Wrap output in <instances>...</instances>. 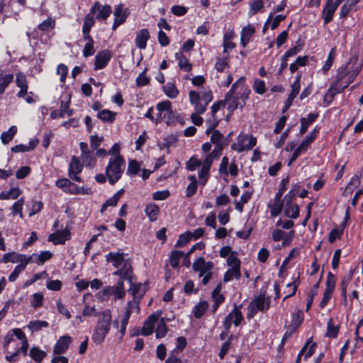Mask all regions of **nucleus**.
I'll return each instance as SVG.
<instances>
[{
    "mask_svg": "<svg viewBox=\"0 0 363 363\" xmlns=\"http://www.w3.org/2000/svg\"><path fill=\"white\" fill-rule=\"evenodd\" d=\"M358 56L354 55L349 60L337 69L335 79L347 86L351 84L360 73L362 64L358 62Z\"/></svg>",
    "mask_w": 363,
    "mask_h": 363,
    "instance_id": "f257e3e1",
    "label": "nucleus"
},
{
    "mask_svg": "<svg viewBox=\"0 0 363 363\" xmlns=\"http://www.w3.org/2000/svg\"><path fill=\"white\" fill-rule=\"evenodd\" d=\"M111 315L109 311H104L99 315L96 325L92 334V339L96 344L101 343L111 328Z\"/></svg>",
    "mask_w": 363,
    "mask_h": 363,
    "instance_id": "f03ea898",
    "label": "nucleus"
},
{
    "mask_svg": "<svg viewBox=\"0 0 363 363\" xmlns=\"http://www.w3.org/2000/svg\"><path fill=\"white\" fill-rule=\"evenodd\" d=\"M125 166L124 159H110L106 169V175L110 184L113 185L121 178Z\"/></svg>",
    "mask_w": 363,
    "mask_h": 363,
    "instance_id": "7ed1b4c3",
    "label": "nucleus"
},
{
    "mask_svg": "<svg viewBox=\"0 0 363 363\" xmlns=\"http://www.w3.org/2000/svg\"><path fill=\"white\" fill-rule=\"evenodd\" d=\"M319 131L320 128L317 126L315 127L310 133V134L301 142L299 145L294 150V152L292 153L288 163L289 166L291 165L292 163L298 159L302 152H305L308 149L310 145L316 139Z\"/></svg>",
    "mask_w": 363,
    "mask_h": 363,
    "instance_id": "20e7f679",
    "label": "nucleus"
},
{
    "mask_svg": "<svg viewBox=\"0 0 363 363\" xmlns=\"http://www.w3.org/2000/svg\"><path fill=\"white\" fill-rule=\"evenodd\" d=\"M257 145V138L252 135L240 134L238 143L231 145V149L238 152L245 150H251Z\"/></svg>",
    "mask_w": 363,
    "mask_h": 363,
    "instance_id": "39448f33",
    "label": "nucleus"
},
{
    "mask_svg": "<svg viewBox=\"0 0 363 363\" xmlns=\"http://www.w3.org/2000/svg\"><path fill=\"white\" fill-rule=\"evenodd\" d=\"M242 307V304H234L233 309L228 313L223 322V325L225 330L230 331L233 323L235 327L239 326L244 320V316L240 311Z\"/></svg>",
    "mask_w": 363,
    "mask_h": 363,
    "instance_id": "423d86ee",
    "label": "nucleus"
},
{
    "mask_svg": "<svg viewBox=\"0 0 363 363\" xmlns=\"http://www.w3.org/2000/svg\"><path fill=\"white\" fill-rule=\"evenodd\" d=\"M112 13V8L110 5H102L99 1H95L92 5V16L99 22L105 21Z\"/></svg>",
    "mask_w": 363,
    "mask_h": 363,
    "instance_id": "0eeeda50",
    "label": "nucleus"
},
{
    "mask_svg": "<svg viewBox=\"0 0 363 363\" xmlns=\"http://www.w3.org/2000/svg\"><path fill=\"white\" fill-rule=\"evenodd\" d=\"M250 303H252L257 311L265 312L270 308L271 299L270 297L266 296L265 292H260L252 300Z\"/></svg>",
    "mask_w": 363,
    "mask_h": 363,
    "instance_id": "6e6552de",
    "label": "nucleus"
},
{
    "mask_svg": "<svg viewBox=\"0 0 363 363\" xmlns=\"http://www.w3.org/2000/svg\"><path fill=\"white\" fill-rule=\"evenodd\" d=\"M213 263L211 261L206 262L203 257H198L192 264V269L199 273V277H202L208 271L212 270Z\"/></svg>",
    "mask_w": 363,
    "mask_h": 363,
    "instance_id": "1a4fd4ad",
    "label": "nucleus"
},
{
    "mask_svg": "<svg viewBox=\"0 0 363 363\" xmlns=\"http://www.w3.org/2000/svg\"><path fill=\"white\" fill-rule=\"evenodd\" d=\"M112 52L109 50L99 51L95 56L94 70L105 68L112 57Z\"/></svg>",
    "mask_w": 363,
    "mask_h": 363,
    "instance_id": "9d476101",
    "label": "nucleus"
},
{
    "mask_svg": "<svg viewBox=\"0 0 363 363\" xmlns=\"http://www.w3.org/2000/svg\"><path fill=\"white\" fill-rule=\"evenodd\" d=\"M282 196L283 194L277 192L273 201L268 203L267 207L270 210L272 217H277L281 213L284 208V202L285 201L284 199H281Z\"/></svg>",
    "mask_w": 363,
    "mask_h": 363,
    "instance_id": "9b49d317",
    "label": "nucleus"
},
{
    "mask_svg": "<svg viewBox=\"0 0 363 363\" xmlns=\"http://www.w3.org/2000/svg\"><path fill=\"white\" fill-rule=\"evenodd\" d=\"M2 263H20L27 265L29 263V258L25 255L18 254L15 252L6 253L1 259Z\"/></svg>",
    "mask_w": 363,
    "mask_h": 363,
    "instance_id": "f8f14e48",
    "label": "nucleus"
},
{
    "mask_svg": "<svg viewBox=\"0 0 363 363\" xmlns=\"http://www.w3.org/2000/svg\"><path fill=\"white\" fill-rule=\"evenodd\" d=\"M113 274L118 276L120 279L128 281L129 284L133 280H136V277L133 274V267L131 266L128 267L127 263H124L121 268L113 272Z\"/></svg>",
    "mask_w": 363,
    "mask_h": 363,
    "instance_id": "ddd939ff",
    "label": "nucleus"
},
{
    "mask_svg": "<svg viewBox=\"0 0 363 363\" xmlns=\"http://www.w3.org/2000/svg\"><path fill=\"white\" fill-rule=\"evenodd\" d=\"M83 165L80 162L79 157L76 156H73L71 160V162L69 163V176L72 179L79 182L80 177L77 176L79 173L82 170Z\"/></svg>",
    "mask_w": 363,
    "mask_h": 363,
    "instance_id": "4468645a",
    "label": "nucleus"
},
{
    "mask_svg": "<svg viewBox=\"0 0 363 363\" xmlns=\"http://www.w3.org/2000/svg\"><path fill=\"white\" fill-rule=\"evenodd\" d=\"M338 6H339L335 3H334V5L325 4L323 6L321 12V17L323 19V24L325 26L328 25L333 21L334 14Z\"/></svg>",
    "mask_w": 363,
    "mask_h": 363,
    "instance_id": "2eb2a0df",
    "label": "nucleus"
},
{
    "mask_svg": "<svg viewBox=\"0 0 363 363\" xmlns=\"http://www.w3.org/2000/svg\"><path fill=\"white\" fill-rule=\"evenodd\" d=\"M303 321V313L302 311L292 313L291 323L287 327L289 334L292 335L301 326Z\"/></svg>",
    "mask_w": 363,
    "mask_h": 363,
    "instance_id": "dca6fc26",
    "label": "nucleus"
},
{
    "mask_svg": "<svg viewBox=\"0 0 363 363\" xmlns=\"http://www.w3.org/2000/svg\"><path fill=\"white\" fill-rule=\"evenodd\" d=\"M70 238L69 230L65 229L61 231L52 233L48 237V240L52 242L55 245L64 244L65 242Z\"/></svg>",
    "mask_w": 363,
    "mask_h": 363,
    "instance_id": "f3484780",
    "label": "nucleus"
},
{
    "mask_svg": "<svg viewBox=\"0 0 363 363\" xmlns=\"http://www.w3.org/2000/svg\"><path fill=\"white\" fill-rule=\"evenodd\" d=\"M150 32L147 28H143L136 33L135 45L142 50H145L147 47V42L150 39Z\"/></svg>",
    "mask_w": 363,
    "mask_h": 363,
    "instance_id": "a211bd4d",
    "label": "nucleus"
},
{
    "mask_svg": "<svg viewBox=\"0 0 363 363\" xmlns=\"http://www.w3.org/2000/svg\"><path fill=\"white\" fill-rule=\"evenodd\" d=\"M106 261L112 263L113 266L116 268L122 267L127 261L124 258V254L120 252H110L106 255Z\"/></svg>",
    "mask_w": 363,
    "mask_h": 363,
    "instance_id": "6ab92c4d",
    "label": "nucleus"
},
{
    "mask_svg": "<svg viewBox=\"0 0 363 363\" xmlns=\"http://www.w3.org/2000/svg\"><path fill=\"white\" fill-rule=\"evenodd\" d=\"M255 33V28L252 24L244 26L241 31L240 45L245 48Z\"/></svg>",
    "mask_w": 363,
    "mask_h": 363,
    "instance_id": "aec40b11",
    "label": "nucleus"
},
{
    "mask_svg": "<svg viewBox=\"0 0 363 363\" xmlns=\"http://www.w3.org/2000/svg\"><path fill=\"white\" fill-rule=\"evenodd\" d=\"M72 338L69 335H65L60 337L54 347V353L60 354L65 353L69 347Z\"/></svg>",
    "mask_w": 363,
    "mask_h": 363,
    "instance_id": "412c9836",
    "label": "nucleus"
},
{
    "mask_svg": "<svg viewBox=\"0 0 363 363\" xmlns=\"http://www.w3.org/2000/svg\"><path fill=\"white\" fill-rule=\"evenodd\" d=\"M319 117L318 113H310L308 114L307 118L302 117L300 119L301 126L299 129V133L301 135L306 133L308 127L313 123L317 118Z\"/></svg>",
    "mask_w": 363,
    "mask_h": 363,
    "instance_id": "4be33fe9",
    "label": "nucleus"
},
{
    "mask_svg": "<svg viewBox=\"0 0 363 363\" xmlns=\"http://www.w3.org/2000/svg\"><path fill=\"white\" fill-rule=\"evenodd\" d=\"M316 347V342H313V337H311L306 340L298 354L303 356L305 354L304 359H306L315 353Z\"/></svg>",
    "mask_w": 363,
    "mask_h": 363,
    "instance_id": "5701e85b",
    "label": "nucleus"
},
{
    "mask_svg": "<svg viewBox=\"0 0 363 363\" xmlns=\"http://www.w3.org/2000/svg\"><path fill=\"white\" fill-rule=\"evenodd\" d=\"M116 113L108 109L99 111L96 117L103 123H113L116 121Z\"/></svg>",
    "mask_w": 363,
    "mask_h": 363,
    "instance_id": "b1692460",
    "label": "nucleus"
},
{
    "mask_svg": "<svg viewBox=\"0 0 363 363\" xmlns=\"http://www.w3.org/2000/svg\"><path fill=\"white\" fill-rule=\"evenodd\" d=\"M52 256V254L50 251H43L40 254H35L33 253L32 255L29 256V263L35 262L38 264H43L47 260H49Z\"/></svg>",
    "mask_w": 363,
    "mask_h": 363,
    "instance_id": "393cba45",
    "label": "nucleus"
},
{
    "mask_svg": "<svg viewBox=\"0 0 363 363\" xmlns=\"http://www.w3.org/2000/svg\"><path fill=\"white\" fill-rule=\"evenodd\" d=\"M145 213L151 222L157 220L160 213V207L156 203H147L145 208Z\"/></svg>",
    "mask_w": 363,
    "mask_h": 363,
    "instance_id": "a878e982",
    "label": "nucleus"
},
{
    "mask_svg": "<svg viewBox=\"0 0 363 363\" xmlns=\"http://www.w3.org/2000/svg\"><path fill=\"white\" fill-rule=\"evenodd\" d=\"M175 59L179 61L178 66L180 69L189 72L192 69V64L189 62V60L182 52H176L174 55Z\"/></svg>",
    "mask_w": 363,
    "mask_h": 363,
    "instance_id": "bb28decb",
    "label": "nucleus"
},
{
    "mask_svg": "<svg viewBox=\"0 0 363 363\" xmlns=\"http://www.w3.org/2000/svg\"><path fill=\"white\" fill-rule=\"evenodd\" d=\"M208 308V303L207 301H201L195 305L192 310V313L196 319L201 318Z\"/></svg>",
    "mask_w": 363,
    "mask_h": 363,
    "instance_id": "cd10ccee",
    "label": "nucleus"
},
{
    "mask_svg": "<svg viewBox=\"0 0 363 363\" xmlns=\"http://www.w3.org/2000/svg\"><path fill=\"white\" fill-rule=\"evenodd\" d=\"M300 208L299 206L296 203H290L289 206L287 202H285L284 215L291 219H296L299 216Z\"/></svg>",
    "mask_w": 363,
    "mask_h": 363,
    "instance_id": "c85d7f7f",
    "label": "nucleus"
},
{
    "mask_svg": "<svg viewBox=\"0 0 363 363\" xmlns=\"http://www.w3.org/2000/svg\"><path fill=\"white\" fill-rule=\"evenodd\" d=\"M13 80V74H6L3 70H0V95L5 91Z\"/></svg>",
    "mask_w": 363,
    "mask_h": 363,
    "instance_id": "c756f323",
    "label": "nucleus"
},
{
    "mask_svg": "<svg viewBox=\"0 0 363 363\" xmlns=\"http://www.w3.org/2000/svg\"><path fill=\"white\" fill-rule=\"evenodd\" d=\"M133 313V304L130 301H129L127 303L125 308V314L121 320V326L120 329V332L122 335H124L126 330V326L128 323L130 315Z\"/></svg>",
    "mask_w": 363,
    "mask_h": 363,
    "instance_id": "7c9ffc66",
    "label": "nucleus"
},
{
    "mask_svg": "<svg viewBox=\"0 0 363 363\" xmlns=\"http://www.w3.org/2000/svg\"><path fill=\"white\" fill-rule=\"evenodd\" d=\"M235 34L233 31H227L223 35V52H227L228 50H232L235 48V43L232 40L234 38Z\"/></svg>",
    "mask_w": 363,
    "mask_h": 363,
    "instance_id": "2f4dec72",
    "label": "nucleus"
},
{
    "mask_svg": "<svg viewBox=\"0 0 363 363\" xmlns=\"http://www.w3.org/2000/svg\"><path fill=\"white\" fill-rule=\"evenodd\" d=\"M184 256V252L180 250H172L169 255V264L173 269L179 267V261Z\"/></svg>",
    "mask_w": 363,
    "mask_h": 363,
    "instance_id": "473e14b6",
    "label": "nucleus"
},
{
    "mask_svg": "<svg viewBox=\"0 0 363 363\" xmlns=\"http://www.w3.org/2000/svg\"><path fill=\"white\" fill-rule=\"evenodd\" d=\"M361 182V174L354 175L351 179L347 186H346L343 193L344 196H347L348 194H352L354 189L359 186Z\"/></svg>",
    "mask_w": 363,
    "mask_h": 363,
    "instance_id": "72a5a7b5",
    "label": "nucleus"
},
{
    "mask_svg": "<svg viewBox=\"0 0 363 363\" xmlns=\"http://www.w3.org/2000/svg\"><path fill=\"white\" fill-rule=\"evenodd\" d=\"M340 331V326L335 325L333 323V319L330 318L327 323V330L325 336L329 338H336L338 336Z\"/></svg>",
    "mask_w": 363,
    "mask_h": 363,
    "instance_id": "f704fd0d",
    "label": "nucleus"
},
{
    "mask_svg": "<svg viewBox=\"0 0 363 363\" xmlns=\"http://www.w3.org/2000/svg\"><path fill=\"white\" fill-rule=\"evenodd\" d=\"M336 57V48H333L328 55L327 60L323 65L322 70L324 74H327L333 66Z\"/></svg>",
    "mask_w": 363,
    "mask_h": 363,
    "instance_id": "c9c22d12",
    "label": "nucleus"
},
{
    "mask_svg": "<svg viewBox=\"0 0 363 363\" xmlns=\"http://www.w3.org/2000/svg\"><path fill=\"white\" fill-rule=\"evenodd\" d=\"M21 194V190L18 187L11 188L8 191H2L0 194L1 200L16 199Z\"/></svg>",
    "mask_w": 363,
    "mask_h": 363,
    "instance_id": "e433bc0d",
    "label": "nucleus"
},
{
    "mask_svg": "<svg viewBox=\"0 0 363 363\" xmlns=\"http://www.w3.org/2000/svg\"><path fill=\"white\" fill-rule=\"evenodd\" d=\"M163 91L169 99H175L179 94L176 85L171 82H167L164 86H163Z\"/></svg>",
    "mask_w": 363,
    "mask_h": 363,
    "instance_id": "4c0bfd02",
    "label": "nucleus"
},
{
    "mask_svg": "<svg viewBox=\"0 0 363 363\" xmlns=\"http://www.w3.org/2000/svg\"><path fill=\"white\" fill-rule=\"evenodd\" d=\"M135 280H133L130 283V288L128 289V292H130L134 297L138 296L141 298L144 294L145 293V289H142V284L141 283H134Z\"/></svg>",
    "mask_w": 363,
    "mask_h": 363,
    "instance_id": "58836bf2",
    "label": "nucleus"
},
{
    "mask_svg": "<svg viewBox=\"0 0 363 363\" xmlns=\"http://www.w3.org/2000/svg\"><path fill=\"white\" fill-rule=\"evenodd\" d=\"M123 7L124 5L123 4H118L113 11V16L114 19H123L124 23L129 15V13L128 11V9H124Z\"/></svg>",
    "mask_w": 363,
    "mask_h": 363,
    "instance_id": "ea45409f",
    "label": "nucleus"
},
{
    "mask_svg": "<svg viewBox=\"0 0 363 363\" xmlns=\"http://www.w3.org/2000/svg\"><path fill=\"white\" fill-rule=\"evenodd\" d=\"M48 323L45 320H33L29 322L27 327L32 333H35L48 328Z\"/></svg>",
    "mask_w": 363,
    "mask_h": 363,
    "instance_id": "a19ab883",
    "label": "nucleus"
},
{
    "mask_svg": "<svg viewBox=\"0 0 363 363\" xmlns=\"http://www.w3.org/2000/svg\"><path fill=\"white\" fill-rule=\"evenodd\" d=\"M319 287V281H318L316 284H315L313 287L310 289L308 296H307V302H306V311L308 312L313 304L314 297L318 294V289Z\"/></svg>",
    "mask_w": 363,
    "mask_h": 363,
    "instance_id": "79ce46f5",
    "label": "nucleus"
},
{
    "mask_svg": "<svg viewBox=\"0 0 363 363\" xmlns=\"http://www.w3.org/2000/svg\"><path fill=\"white\" fill-rule=\"evenodd\" d=\"M301 186L298 183L292 186L291 189L284 196V201L287 202L288 206L291 203L296 196L298 194Z\"/></svg>",
    "mask_w": 363,
    "mask_h": 363,
    "instance_id": "37998d69",
    "label": "nucleus"
},
{
    "mask_svg": "<svg viewBox=\"0 0 363 363\" xmlns=\"http://www.w3.org/2000/svg\"><path fill=\"white\" fill-rule=\"evenodd\" d=\"M349 86L342 84L335 78V80L330 84L328 90L332 91L335 95L344 91Z\"/></svg>",
    "mask_w": 363,
    "mask_h": 363,
    "instance_id": "c03bdc74",
    "label": "nucleus"
},
{
    "mask_svg": "<svg viewBox=\"0 0 363 363\" xmlns=\"http://www.w3.org/2000/svg\"><path fill=\"white\" fill-rule=\"evenodd\" d=\"M167 333V327L164 320V318H162L156 327L155 337L157 339H161L164 337Z\"/></svg>",
    "mask_w": 363,
    "mask_h": 363,
    "instance_id": "a18cd8bd",
    "label": "nucleus"
},
{
    "mask_svg": "<svg viewBox=\"0 0 363 363\" xmlns=\"http://www.w3.org/2000/svg\"><path fill=\"white\" fill-rule=\"evenodd\" d=\"M241 277V272L240 269H235V268H230L228 269L223 276V281L224 282H229L233 279V278H235L237 279H240Z\"/></svg>",
    "mask_w": 363,
    "mask_h": 363,
    "instance_id": "49530a36",
    "label": "nucleus"
},
{
    "mask_svg": "<svg viewBox=\"0 0 363 363\" xmlns=\"http://www.w3.org/2000/svg\"><path fill=\"white\" fill-rule=\"evenodd\" d=\"M17 132V128L15 125L11 126L7 131L3 132L1 135L2 143L8 144L14 137Z\"/></svg>",
    "mask_w": 363,
    "mask_h": 363,
    "instance_id": "de8ad7c7",
    "label": "nucleus"
},
{
    "mask_svg": "<svg viewBox=\"0 0 363 363\" xmlns=\"http://www.w3.org/2000/svg\"><path fill=\"white\" fill-rule=\"evenodd\" d=\"M140 164L136 160H129L127 174L128 175H136L140 171Z\"/></svg>",
    "mask_w": 363,
    "mask_h": 363,
    "instance_id": "09e8293b",
    "label": "nucleus"
},
{
    "mask_svg": "<svg viewBox=\"0 0 363 363\" xmlns=\"http://www.w3.org/2000/svg\"><path fill=\"white\" fill-rule=\"evenodd\" d=\"M191 239V232L187 230L184 233L181 234L179 239L177 240L174 245L175 247H182L185 246Z\"/></svg>",
    "mask_w": 363,
    "mask_h": 363,
    "instance_id": "8fccbe9b",
    "label": "nucleus"
},
{
    "mask_svg": "<svg viewBox=\"0 0 363 363\" xmlns=\"http://www.w3.org/2000/svg\"><path fill=\"white\" fill-rule=\"evenodd\" d=\"M350 277H343L340 282V294L345 305L347 304V289L350 282Z\"/></svg>",
    "mask_w": 363,
    "mask_h": 363,
    "instance_id": "3c124183",
    "label": "nucleus"
},
{
    "mask_svg": "<svg viewBox=\"0 0 363 363\" xmlns=\"http://www.w3.org/2000/svg\"><path fill=\"white\" fill-rule=\"evenodd\" d=\"M351 11H357V9L355 8L354 6H352V4H350L347 1L345 3H344L342 5V6L340 8V13H339L340 18L342 19H345Z\"/></svg>",
    "mask_w": 363,
    "mask_h": 363,
    "instance_id": "603ef678",
    "label": "nucleus"
},
{
    "mask_svg": "<svg viewBox=\"0 0 363 363\" xmlns=\"http://www.w3.org/2000/svg\"><path fill=\"white\" fill-rule=\"evenodd\" d=\"M252 89L256 94H264L267 91L266 84L264 80L256 78L252 84Z\"/></svg>",
    "mask_w": 363,
    "mask_h": 363,
    "instance_id": "864d4df0",
    "label": "nucleus"
},
{
    "mask_svg": "<svg viewBox=\"0 0 363 363\" xmlns=\"http://www.w3.org/2000/svg\"><path fill=\"white\" fill-rule=\"evenodd\" d=\"M227 264L231 268H235V269H240V265L241 262L240 259L238 257V253L232 252V254L228 256L227 258Z\"/></svg>",
    "mask_w": 363,
    "mask_h": 363,
    "instance_id": "5fc2aeb1",
    "label": "nucleus"
},
{
    "mask_svg": "<svg viewBox=\"0 0 363 363\" xmlns=\"http://www.w3.org/2000/svg\"><path fill=\"white\" fill-rule=\"evenodd\" d=\"M230 101V102L227 106V110L231 113H233L238 108L242 109L246 104V102H240V101L238 100V98H236L235 96L233 97Z\"/></svg>",
    "mask_w": 363,
    "mask_h": 363,
    "instance_id": "6e6d98bb",
    "label": "nucleus"
},
{
    "mask_svg": "<svg viewBox=\"0 0 363 363\" xmlns=\"http://www.w3.org/2000/svg\"><path fill=\"white\" fill-rule=\"evenodd\" d=\"M300 91L296 89L291 88V93L289 94L282 108V113H285L292 105L294 99L297 96Z\"/></svg>",
    "mask_w": 363,
    "mask_h": 363,
    "instance_id": "4d7b16f0",
    "label": "nucleus"
},
{
    "mask_svg": "<svg viewBox=\"0 0 363 363\" xmlns=\"http://www.w3.org/2000/svg\"><path fill=\"white\" fill-rule=\"evenodd\" d=\"M229 66V58L228 56L224 57H217L215 63V69L218 72H224L225 69Z\"/></svg>",
    "mask_w": 363,
    "mask_h": 363,
    "instance_id": "13d9d810",
    "label": "nucleus"
},
{
    "mask_svg": "<svg viewBox=\"0 0 363 363\" xmlns=\"http://www.w3.org/2000/svg\"><path fill=\"white\" fill-rule=\"evenodd\" d=\"M233 337V335H230L228 339L222 344L220 352L218 353V357L220 359H223L229 351L232 344Z\"/></svg>",
    "mask_w": 363,
    "mask_h": 363,
    "instance_id": "bf43d9fd",
    "label": "nucleus"
},
{
    "mask_svg": "<svg viewBox=\"0 0 363 363\" xmlns=\"http://www.w3.org/2000/svg\"><path fill=\"white\" fill-rule=\"evenodd\" d=\"M29 354L35 362L40 363L45 357L46 353L37 347H32Z\"/></svg>",
    "mask_w": 363,
    "mask_h": 363,
    "instance_id": "052dcab7",
    "label": "nucleus"
},
{
    "mask_svg": "<svg viewBox=\"0 0 363 363\" xmlns=\"http://www.w3.org/2000/svg\"><path fill=\"white\" fill-rule=\"evenodd\" d=\"M82 151L81 158L84 162L89 164L91 161V152L89 150L88 145L86 143L82 142L79 144Z\"/></svg>",
    "mask_w": 363,
    "mask_h": 363,
    "instance_id": "680f3d73",
    "label": "nucleus"
},
{
    "mask_svg": "<svg viewBox=\"0 0 363 363\" xmlns=\"http://www.w3.org/2000/svg\"><path fill=\"white\" fill-rule=\"evenodd\" d=\"M219 123L220 120L216 116L212 117L211 116L210 118L207 119L206 122L207 125L206 134L208 135L212 131L216 130L215 128L218 125Z\"/></svg>",
    "mask_w": 363,
    "mask_h": 363,
    "instance_id": "e2e57ef3",
    "label": "nucleus"
},
{
    "mask_svg": "<svg viewBox=\"0 0 363 363\" xmlns=\"http://www.w3.org/2000/svg\"><path fill=\"white\" fill-rule=\"evenodd\" d=\"M177 111H174L172 109L170 111L167 113H164L163 115V119L164 123L168 126H174L175 125V118L177 116Z\"/></svg>",
    "mask_w": 363,
    "mask_h": 363,
    "instance_id": "0e129e2a",
    "label": "nucleus"
},
{
    "mask_svg": "<svg viewBox=\"0 0 363 363\" xmlns=\"http://www.w3.org/2000/svg\"><path fill=\"white\" fill-rule=\"evenodd\" d=\"M250 94L251 90L248 87L242 85L235 96L238 98V100L240 101V102H245L246 100L248 99Z\"/></svg>",
    "mask_w": 363,
    "mask_h": 363,
    "instance_id": "69168bd1",
    "label": "nucleus"
},
{
    "mask_svg": "<svg viewBox=\"0 0 363 363\" xmlns=\"http://www.w3.org/2000/svg\"><path fill=\"white\" fill-rule=\"evenodd\" d=\"M264 8V2L262 0H253L250 3V13L255 15L259 13Z\"/></svg>",
    "mask_w": 363,
    "mask_h": 363,
    "instance_id": "338daca9",
    "label": "nucleus"
},
{
    "mask_svg": "<svg viewBox=\"0 0 363 363\" xmlns=\"http://www.w3.org/2000/svg\"><path fill=\"white\" fill-rule=\"evenodd\" d=\"M24 204V199L23 198H21L18 199L16 202H15L13 206H11V211L12 215L15 216L16 215L18 214L21 218H23V206Z\"/></svg>",
    "mask_w": 363,
    "mask_h": 363,
    "instance_id": "774afa93",
    "label": "nucleus"
}]
</instances>
